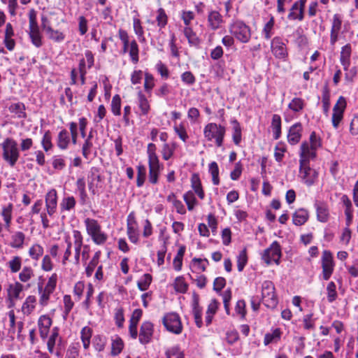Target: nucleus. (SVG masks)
I'll list each match as a JSON object with an SVG mask.
<instances>
[{"label":"nucleus","instance_id":"nucleus-44","mask_svg":"<svg viewBox=\"0 0 358 358\" xmlns=\"http://www.w3.org/2000/svg\"><path fill=\"white\" fill-rule=\"evenodd\" d=\"M156 21L157 26L159 27V31L164 28L168 23V16L164 8H159L157 11Z\"/></svg>","mask_w":358,"mask_h":358},{"label":"nucleus","instance_id":"nucleus-23","mask_svg":"<svg viewBox=\"0 0 358 358\" xmlns=\"http://www.w3.org/2000/svg\"><path fill=\"white\" fill-rule=\"evenodd\" d=\"M315 208L317 212V219L321 222H326L329 219V209L327 205L322 201H316Z\"/></svg>","mask_w":358,"mask_h":358},{"label":"nucleus","instance_id":"nucleus-33","mask_svg":"<svg viewBox=\"0 0 358 358\" xmlns=\"http://www.w3.org/2000/svg\"><path fill=\"white\" fill-rule=\"evenodd\" d=\"M76 204V201L74 196H64L59 203L60 210L61 212L71 211L74 209Z\"/></svg>","mask_w":358,"mask_h":358},{"label":"nucleus","instance_id":"nucleus-29","mask_svg":"<svg viewBox=\"0 0 358 358\" xmlns=\"http://www.w3.org/2000/svg\"><path fill=\"white\" fill-rule=\"evenodd\" d=\"M10 246L15 249H21L23 248L25 235L22 231L14 232L10 237Z\"/></svg>","mask_w":358,"mask_h":358},{"label":"nucleus","instance_id":"nucleus-28","mask_svg":"<svg viewBox=\"0 0 358 358\" xmlns=\"http://www.w3.org/2000/svg\"><path fill=\"white\" fill-rule=\"evenodd\" d=\"M70 136L68 131L66 129H62L58 134V136L57 138V145L61 150H66L70 143Z\"/></svg>","mask_w":358,"mask_h":358},{"label":"nucleus","instance_id":"nucleus-54","mask_svg":"<svg viewBox=\"0 0 358 358\" xmlns=\"http://www.w3.org/2000/svg\"><path fill=\"white\" fill-rule=\"evenodd\" d=\"M46 34L48 35L50 39L57 43L63 41L65 38V35L59 30H55L52 27H48Z\"/></svg>","mask_w":358,"mask_h":358},{"label":"nucleus","instance_id":"nucleus-25","mask_svg":"<svg viewBox=\"0 0 358 358\" xmlns=\"http://www.w3.org/2000/svg\"><path fill=\"white\" fill-rule=\"evenodd\" d=\"M14 36V31L13 26L10 23H7L6 25L5 29V36H4V44L6 48L11 51L14 49L15 45V42L13 39V36Z\"/></svg>","mask_w":358,"mask_h":358},{"label":"nucleus","instance_id":"nucleus-26","mask_svg":"<svg viewBox=\"0 0 358 358\" xmlns=\"http://www.w3.org/2000/svg\"><path fill=\"white\" fill-rule=\"evenodd\" d=\"M309 214L307 210L300 208L295 211L292 216L293 224L296 226L304 224L308 220Z\"/></svg>","mask_w":358,"mask_h":358},{"label":"nucleus","instance_id":"nucleus-37","mask_svg":"<svg viewBox=\"0 0 358 358\" xmlns=\"http://www.w3.org/2000/svg\"><path fill=\"white\" fill-rule=\"evenodd\" d=\"M36 303V296L32 295L28 296L22 307L24 314L29 315L34 310Z\"/></svg>","mask_w":358,"mask_h":358},{"label":"nucleus","instance_id":"nucleus-1","mask_svg":"<svg viewBox=\"0 0 358 358\" xmlns=\"http://www.w3.org/2000/svg\"><path fill=\"white\" fill-rule=\"evenodd\" d=\"M2 149V158L10 167H14L20 157V152L17 141L12 138H6L0 144Z\"/></svg>","mask_w":358,"mask_h":358},{"label":"nucleus","instance_id":"nucleus-39","mask_svg":"<svg viewBox=\"0 0 358 358\" xmlns=\"http://www.w3.org/2000/svg\"><path fill=\"white\" fill-rule=\"evenodd\" d=\"M305 101L299 97H294L288 104V108L294 113H300L305 107Z\"/></svg>","mask_w":358,"mask_h":358},{"label":"nucleus","instance_id":"nucleus-22","mask_svg":"<svg viewBox=\"0 0 358 358\" xmlns=\"http://www.w3.org/2000/svg\"><path fill=\"white\" fill-rule=\"evenodd\" d=\"M73 236L74 238V246H75V264H79L80 263V257L81 253V249L83 246V237L81 232L78 230L73 231Z\"/></svg>","mask_w":358,"mask_h":358},{"label":"nucleus","instance_id":"nucleus-20","mask_svg":"<svg viewBox=\"0 0 358 358\" xmlns=\"http://www.w3.org/2000/svg\"><path fill=\"white\" fill-rule=\"evenodd\" d=\"M207 20L208 26L213 31L218 29L224 22L222 15L217 10H213L208 12Z\"/></svg>","mask_w":358,"mask_h":358},{"label":"nucleus","instance_id":"nucleus-24","mask_svg":"<svg viewBox=\"0 0 358 358\" xmlns=\"http://www.w3.org/2000/svg\"><path fill=\"white\" fill-rule=\"evenodd\" d=\"M352 53V47L348 43L342 47L340 56V62L345 71H347L350 65V56Z\"/></svg>","mask_w":358,"mask_h":358},{"label":"nucleus","instance_id":"nucleus-58","mask_svg":"<svg viewBox=\"0 0 358 358\" xmlns=\"http://www.w3.org/2000/svg\"><path fill=\"white\" fill-rule=\"evenodd\" d=\"M41 145L45 152H48L52 148V136L49 130L44 133L41 140Z\"/></svg>","mask_w":358,"mask_h":358},{"label":"nucleus","instance_id":"nucleus-13","mask_svg":"<svg viewBox=\"0 0 358 358\" xmlns=\"http://www.w3.org/2000/svg\"><path fill=\"white\" fill-rule=\"evenodd\" d=\"M154 334V325L149 321L143 322L140 327L138 341L143 345L150 343Z\"/></svg>","mask_w":358,"mask_h":358},{"label":"nucleus","instance_id":"nucleus-6","mask_svg":"<svg viewBox=\"0 0 358 358\" xmlns=\"http://www.w3.org/2000/svg\"><path fill=\"white\" fill-rule=\"evenodd\" d=\"M318 176V171L310 168V164H303V162L299 164V177L306 185H313L317 181Z\"/></svg>","mask_w":358,"mask_h":358},{"label":"nucleus","instance_id":"nucleus-64","mask_svg":"<svg viewBox=\"0 0 358 358\" xmlns=\"http://www.w3.org/2000/svg\"><path fill=\"white\" fill-rule=\"evenodd\" d=\"M274 24V17L272 16L264 27L262 33L264 36V38L267 40L270 39L271 36L273 35L272 30L273 29Z\"/></svg>","mask_w":358,"mask_h":358},{"label":"nucleus","instance_id":"nucleus-45","mask_svg":"<svg viewBox=\"0 0 358 358\" xmlns=\"http://www.w3.org/2000/svg\"><path fill=\"white\" fill-rule=\"evenodd\" d=\"M208 171L212 176V181L213 185H218L220 184L219 178V167L215 162H212L208 165Z\"/></svg>","mask_w":358,"mask_h":358},{"label":"nucleus","instance_id":"nucleus-49","mask_svg":"<svg viewBox=\"0 0 358 358\" xmlns=\"http://www.w3.org/2000/svg\"><path fill=\"white\" fill-rule=\"evenodd\" d=\"M111 111L115 116H120L121 115V98L119 94L113 96L111 101Z\"/></svg>","mask_w":358,"mask_h":358},{"label":"nucleus","instance_id":"nucleus-19","mask_svg":"<svg viewBox=\"0 0 358 358\" xmlns=\"http://www.w3.org/2000/svg\"><path fill=\"white\" fill-rule=\"evenodd\" d=\"M149 181L152 184H157L158 182V177L160 173L161 166L159 164V158L149 159Z\"/></svg>","mask_w":358,"mask_h":358},{"label":"nucleus","instance_id":"nucleus-36","mask_svg":"<svg viewBox=\"0 0 358 358\" xmlns=\"http://www.w3.org/2000/svg\"><path fill=\"white\" fill-rule=\"evenodd\" d=\"M281 330L279 328H276L272 331L271 333H267L264 336V344L268 345L272 343H277L281 338Z\"/></svg>","mask_w":358,"mask_h":358},{"label":"nucleus","instance_id":"nucleus-35","mask_svg":"<svg viewBox=\"0 0 358 358\" xmlns=\"http://www.w3.org/2000/svg\"><path fill=\"white\" fill-rule=\"evenodd\" d=\"M23 285L16 282L9 285L8 289V295L10 300H15L20 298V294L22 292Z\"/></svg>","mask_w":358,"mask_h":358},{"label":"nucleus","instance_id":"nucleus-34","mask_svg":"<svg viewBox=\"0 0 358 358\" xmlns=\"http://www.w3.org/2000/svg\"><path fill=\"white\" fill-rule=\"evenodd\" d=\"M231 123L233 125V142L234 143L235 145H238L242 139L241 127L239 122L236 119L231 120Z\"/></svg>","mask_w":358,"mask_h":358},{"label":"nucleus","instance_id":"nucleus-10","mask_svg":"<svg viewBox=\"0 0 358 358\" xmlns=\"http://www.w3.org/2000/svg\"><path fill=\"white\" fill-rule=\"evenodd\" d=\"M271 48L275 58L286 60L288 57V51L282 38L279 36L274 37L271 40Z\"/></svg>","mask_w":358,"mask_h":358},{"label":"nucleus","instance_id":"nucleus-27","mask_svg":"<svg viewBox=\"0 0 358 358\" xmlns=\"http://www.w3.org/2000/svg\"><path fill=\"white\" fill-rule=\"evenodd\" d=\"M273 131V137L275 140H278L281 136V128H282V122L281 117L278 114H274L272 116L271 120V125Z\"/></svg>","mask_w":358,"mask_h":358},{"label":"nucleus","instance_id":"nucleus-52","mask_svg":"<svg viewBox=\"0 0 358 358\" xmlns=\"http://www.w3.org/2000/svg\"><path fill=\"white\" fill-rule=\"evenodd\" d=\"M138 45L135 40H133L130 42V46H129V56L131 57V59L134 64H136L138 62L139 57H138Z\"/></svg>","mask_w":358,"mask_h":358},{"label":"nucleus","instance_id":"nucleus-4","mask_svg":"<svg viewBox=\"0 0 358 358\" xmlns=\"http://www.w3.org/2000/svg\"><path fill=\"white\" fill-rule=\"evenodd\" d=\"M229 31L238 41L246 43L251 38V29L243 21L234 20L229 25Z\"/></svg>","mask_w":358,"mask_h":358},{"label":"nucleus","instance_id":"nucleus-12","mask_svg":"<svg viewBox=\"0 0 358 358\" xmlns=\"http://www.w3.org/2000/svg\"><path fill=\"white\" fill-rule=\"evenodd\" d=\"M343 26V17L341 15L336 13L333 15L331 20L330 31V44L334 46L338 41Z\"/></svg>","mask_w":358,"mask_h":358},{"label":"nucleus","instance_id":"nucleus-43","mask_svg":"<svg viewBox=\"0 0 358 358\" xmlns=\"http://www.w3.org/2000/svg\"><path fill=\"white\" fill-rule=\"evenodd\" d=\"M80 334L83 347L85 349H87L90 344L92 330L90 327L86 326L82 329Z\"/></svg>","mask_w":358,"mask_h":358},{"label":"nucleus","instance_id":"nucleus-5","mask_svg":"<svg viewBox=\"0 0 358 358\" xmlns=\"http://www.w3.org/2000/svg\"><path fill=\"white\" fill-rule=\"evenodd\" d=\"M262 296L263 303L269 308H275L278 303L273 282L266 280L262 285Z\"/></svg>","mask_w":358,"mask_h":358},{"label":"nucleus","instance_id":"nucleus-21","mask_svg":"<svg viewBox=\"0 0 358 358\" xmlns=\"http://www.w3.org/2000/svg\"><path fill=\"white\" fill-rule=\"evenodd\" d=\"M199 296L196 294H193L192 297V314L194 315V322L198 328H201L203 326L202 321V308L199 303Z\"/></svg>","mask_w":358,"mask_h":358},{"label":"nucleus","instance_id":"nucleus-2","mask_svg":"<svg viewBox=\"0 0 358 358\" xmlns=\"http://www.w3.org/2000/svg\"><path fill=\"white\" fill-rule=\"evenodd\" d=\"M226 127L217 123H208L203 128V136L208 142H213L220 148L224 143Z\"/></svg>","mask_w":358,"mask_h":358},{"label":"nucleus","instance_id":"nucleus-55","mask_svg":"<svg viewBox=\"0 0 358 358\" xmlns=\"http://www.w3.org/2000/svg\"><path fill=\"white\" fill-rule=\"evenodd\" d=\"M43 254V248L38 243L34 244L29 250V255L35 260H38Z\"/></svg>","mask_w":358,"mask_h":358},{"label":"nucleus","instance_id":"nucleus-41","mask_svg":"<svg viewBox=\"0 0 358 358\" xmlns=\"http://www.w3.org/2000/svg\"><path fill=\"white\" fill-rule=\"evenodd\" d=\"M133 27H134V31L135 34H136L138 40L141 43L145 42V38L144 36V31L143 28L141 26V22L140 19L137 17H134L133 19Z\"/></svg>","mask_w":358,"mask_h":358},{"label":"nucleus","instance_id":"nucleus-11","mask_svg":"<svg viewBox=\"0 0 358 358\" xmlns=\"http://www.w3.org/2000/svg\"><path fill=\"white\" fill-rule=\"evenodd\" d=\"M346 105L345 99L343 96H340L334 106L331 122L334 129H337L342 121Z\"/></svg>","mask_w":358,"mask_h":358},{"label":"nucleus","instance_id":"nucleus-31","mask_svg":"<svg viewBox=\"0 0 358 358\" xmlns=\"http://www.w3.org/2000/svg\"><path fill=\"white\" fill-rule=\"evenodd\" d=\"M138 107L141 111V115H146L150 111V106L145 95L141 92L137 94Z\"/></svg>","mask_w":358,"mask_h":358},{"label":"nucleus","instance_id":"nucleus-30","mask_svg":"<svg viewBox=\"0 0 358 358\" xmlns=\"http://www.w3.org/2000/svg\"><path fill=\"white\" fill-rule=\"evenodd\" d=\"M287 18L290 20H298L299 21H302L304 19V11L303 8H300L298 4L294 2L289 9Z\"/></svg>","mask_w":358,"mask_h":358},{"label":"nucleus","instance_id":"nucleus-47","mask_svg":"<svg viewBox=\"0 0 358 358\" xmlns=\"http://www.w3.org/2000/svg\"><path fill=\"white\" fill-rule=\"evenodd\" d=\"M322 98L323 113L327 116L330 108V94L327 87L324 88Z\"/></svg>","mask_w":358,"mask_h":358},{"label":"nucleus","instance_id":"nucleus-18","mask_svg":"<svg viewBox=\"0 0 358 358\" xmlns=\"http://www.w3.org/2000/svg\"><path fill=\"white\" fill-rule=\"evenodd\" d=\"M52 323V319L48 315H43L39 317L38 327L42 340H45L48 338Z\"/></svg>","mask_w":358,"mask_h":358},{"label":"nucleus","instance_id":"nucleus-63","mask_svg":"<svg viewBox=\"0 0 358 358\" xmlns=\"http://www.w3.org/2000/svg\"><path fill=\"white\" fill-rule=\"evenodd\" d=\"M155 87V78L154 76L149 73H145V81H144V89L146 92L149 94H151L152 90Z\"/></svg>","mask_w":358,"mask_h":358},{"label":"nucleus","instance_id":"nucleus-16","mask_svg":"<svg viewBox=\"0 0 358 358\" xmlns=\"http://www.w3.org/2000/svg\"><path fill=\"white\" fill-rule=\"evenodd\" d=\"M303 126L301 122H296L291 126L287 134V141L291 145L297 144L302 136Z\"/></svg>","mask_w":358,"mask_h":358},{"label":"nucleus","instance_id":"nucleus-40","mask_svg":"<svg viewBox=\"0 0 358 358\" xmlns=\"http://www.w3.org/2000/svg\"><path fill=\"white\" fill-rule=\"evenodd\" d=\"M183 34L187 38L188 43L190 45H197L199 43V39L196 33L193 31L192 28L185 27L183 29Z\"/></svg>","mask_w":358,"mask_h":358},{"label":"nucleus","instance_id":"nucleus-8","mask_svg":"<svg viewBox=\"0 0 358 358\" xmlns=\"http://www.w3.org/2000/svg\"><path fill=\"white\" fill-rule=\"evenodd\" d=\"M321 262L322 278L324 280H328L331 278L335 266L332 253L329 250H324L322 252Z\"/></svg>","mask_w":358,"mask_h":358},{"label":"nucleus","instance_id":"nucleus-51","mask_svg":"<svg viewBox=\"0 0 358 358\" xmlns=\"http://www.w3.org/2000/svg\"><path fill=\"white\" fill-rule=\"evenodd\" d=\"M208 264L209 262L207 259L194 257L192 260V266L194 268V269L200 272L205 271Z\"/></svg>","mask_w":358,"mask_h":358},{"label":"nucleus","instance_id":"nucleus-48","mask_svg":"<svg viewBox=\"0 0 358 358\" xmlns=\"http://www.w3.org/2000/svg\"><path fill=\"white\" fill-rule=\"evenodd\" d=\"M127 233L129 241L136 244L139 239V231L138 225L127 226Z\"/></svg>","mask_w":358,"mask_h":358},{"label":"nucleus","instance_id":"nucleus-56","mask_svg":"<svg viewBox=\"0 0 358 358\" xmlns=\"http://www.w3.org/2000/svg\"><path fill=\"white\" fill-rule=\"evenodd\" d=\"M7 264L12 273H17L21 268L22 257L20 256H15L12 257Z\"/></svg>","mask_w":358,"mask_h":358},{"label":"nucleus","instance_id":"nucleus-46","mask_svg":"<svg viewBox=\"0 0 358 358\" xmlns=\"http://www.w3.org/2000/svg\"><path fill=\"white\" fill-rule=\"evenodd\" d=\"M29 36L31 43L36 48H41L43 45L42 36L40 30H29Z\"/></svg>","mask_w":358,"mask_h":358},{"label":"nucleus","instance_id":"nucleus-60","mask_svg":"<svg viewBox=\"0 0 358 358\" xmlns=\"http://www.w3.org/2000/svg\"><path fill=\"white\" fill-rule=\"evenodd\" d=\"M124 348V343L120 337H117L112 342L111 355L113 356L118 355Z\"/></svg>","mask_w":358,"mask_h":358},{"label":"nucleus","instance_id":"nucleus-3","mask_svg":"<svg viewBox=\"0 0 358 358\" xmlns=\"http://www.w3.org/2000/svg\"><path fill=\"white\" fill-rule=\"evenodd\" d=\"M87 234L96 245H103L107 239V234L101 230L98 221L92 218H86L84 221Z\"/></svg>","mask_w":358,"mask_h":358},{"label":"nucleus","instance_id":"nucleus-62","mask_svg":"<svg viewBox=\"0 0 358 358\" xmlns=\"http://www.w3.org/2000/svg\"><path fill=\"white\" fill-rule=\"evenodd\" d=\"M34 276V270L30 266H24L19 274L20 281L28 282Z\"/></svg>","mask_w":358,"mask_h":358},{"label":"nucleus","instance_id":"nucleus-59","mask_svg":"<svg viewBox=\"0 0 358 358\" xmlns=\"http://www.w3.org/2000/svg\"><path fill=\"white\" fill-rule=\"evenodd\" d=\"M327 300L329 303L334 302L337 298V292L336 284L331 281L328 283L327 287Z\"/></svg>","mask_w":358,"mask_h":358},{"label":"nucleus","instance_id":"nucleus-42","mask_svg":"<svg viewBox=\"0 0 358 358\" xmlns=\"http://www.w3.org/2000/svg\"><path fill=\"white\" fill-rule=\"evenodd\" d=\"M152 280V277L149 273H145L138 281L137 287L141 291H146Z\"/></svg>","mask_w":358,"mask_h":358},{"label":"nucleus","instance_id":"nucleus-50","mask_svg":"<svg viewBox=\"0 0 358 358\" xmlns=\"http://www.w3.org/2000/svg\"><path fill=\"white\" fill-rule=\"evenodd\" d=\"M13 208V205L11 203H9L7 206H3L2 208L1 214L7 227L10 226L11 222Z\"/></svg>","mask_w":358,"mask_h":358},{"label":"nucleus","instance_id":"nucleus-38","mask_svg":"<svg viewBox=\"0 0 358 358\" xmlns=\"http://www.w3.org/2000/svg\"><path fill=\"white\" fill-rule=\"evenodd\" d=\"M9 110L18 118L26 117L25 106L22 103L18 102L11 104L9 107Z\"/></svg>","mask_w":358,"mask_h":358},{"label":"nucleus","instance_id":"nucleus-57","mask_svg":"<svg viewBox=\"0 0 358 358\" xmlns=\"http://www.w3.org/2000/svg\"><path fill=\"white\" fill-rule=\"evenodd\" d=\"M118 36L123 43L122 52L126 53L129 50L130 46L129 37L127 32L124 29H119Z\"/></svg>","mask_w":358,"mask_h":358},{"label":"nucleus","instance_id":"nucleus-9","mask_svg":"<svg viewBox=\"0 0 358 358\" xmlns=\"http://www.w3.org/2000/svg\"><path fill=\"white\" fill-rule=\"evenodd\" d=\"M281 255L280 245L277 241H274L268 248L264 250L262 259L267 264H270L273 261L278 265Z\"/></svg>","mask_w":358,"mask_h":358},{"label":"nucleus","instance_id":"nucleus-17","mask_svg":"<svg viewBox=\"0 0 358 358\" xmlns=\"http://www.w3.org/2000/svg\"><path fill=\"white\" fill-rule=\"evenodd\" d=\"M57 206V193L55 189H50L45 195L47 213L52 216L56 212Z\"/></svg>","mask_w":358,"mask_h":358},{"label":"nucleus","instance_id":"nucleus-15","mask_svg":"<svg viewBox=\"0 0 358 358\" xmlns=\"http://www.w3.org/2000/svg\"><path fill=\"white\" fill-rule=\"evenodd\" d=\"M316 151L315 149L309 145V143L307 141L303 142L300 147L299 164L302 162V160L303 164H310L311 159L316 158Z\"/></svg>","mask_w":358,"mask_h":358},{"label":"nucleus","instance_id":"nucleus-14","mask_svg":"<svg viewBox=\"0 0 358 358\" xmlns=\"http://www.w3.org/2000/svg\"><path fill=\"white\" fill-rule=\"evenodd\" d=\"M88 188L92 194L95 195L96 189L99 187L101 182L100 170L97 167H92L87 175Z\"/></svg>","mask_w":358,"mask_h":358},{"label":"nucleus","instance_id":"nucleus-53","mask_svg":"<svg viewBox=\"0 0 358 358\" xmlns=\"http://www.w3.org/2000/svg\"><path fill=\"white\" fill-rule=\"evenodd\" d=\"M63 301H64L63 317L64 320H66V317H68L69 313L73 308L74 303L72 301L71 296L69 294H66L64 296Z\"/></svg>","mask_w":358,"mask_h":358},{"label":"nucleus","instance_id":"nucleus-61","mask_svg":"<svg viewBox=\"0 0 358 358\" xmlns=\"http://www.w3.org/2000/svg\"><path fill=\"white\" fill-rule=\"evenodd\" d=\"M174 288L177 292L185 293L187 292L188 285L185 282L183 277L180 276L176 278Z\"/></svg>","mask_w":358,"mask_h":358},{"label":"nucleus","instance_id":"nucleus-32","mask_svg":"<svg viewBox=\"0 0 358 358\" xmlns=\"http://www.w3.org/2000/svg\"><path fill=\"white\" fill-rule=\"evenodd\" d=\"M38 290L40 296L39 304L43 307L46 306L50 300V295L53 293V292L43 287L42 283H38Z\"/></svg>","mask_w":358,"mask_h":358},{"label":"nucleus","instance_id":"nucleus-7","mask_svg":"<svg viewBox=\"0 0 358 358\" xmlns=\"http://www.w3.org/2000/svg\"><path fill=\"white\" fill-rule=\"evenodd\" d=\"M162 322L167 331L175 334H180L182 332V325L178 314L176 313L166 314Z\"/></svg>","mask_w":358,"mask_h":358}]
</instances>
